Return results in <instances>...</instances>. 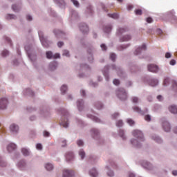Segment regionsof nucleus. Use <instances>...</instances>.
Instances as JSON below:
<instances>
[{"label": "nucleus", "instance_id": "obj_1", "mask_svg": "<svg viewBox=\"0 0 177 177\" xmlns=\"http://www.w3.org/2000/svg\"><path fill=\"white\" fill-rule=\"evenodd\" d=\"M116 94L118 95V97H119L120 100H127V92H125V90L124 88H119L118 90H117Z\"/></svg>", "mask_w": 177, "mask_h": 177}, {"label": "nucleus", "instance_id": "obj_2", "mask_svg": "<svg viewBox=\"0 0 177 177\" xmlns=\"http://www.w3.org/2000/svg\"><path fill=\"white\" fill-rule=\"evenodd\" d=\"M132 133L133 136H134V138H137V139H139L140 142H143V140H145L142 131L139 130H134Z\"/></svg>", "mask_w": 177, "mask_h": 177}, {"label": "nucleus", "instance_id": "obj_3", "mask_svg": "<svg viewBox=\"0 0 177 177\" xmlns=\"http://www.w3.org/2000/svg\"><path fill=\"white\" fill-rule=\"evenodd\" d=\"M8 106V99L6 97L0 98V109L3 110Z\"/></svg>", "mask_w": 177, "mask_h": 177}, {"label": "nucleus", "instance_id": "obj_4", "mask_svg": "<svg viewBox=\"0 0 177 177\" xmlns=\"http://www.w3.org/2000/svg\"><path fill=\"white\" fill-rule=\"evenodd\" d=\"M46 57L47 59H59L60 57V54L56 53L53 55L51 51L46 52Z\"/></svg>", "mask_w": 177, "mask_h": 177}, {"label": "nucleus", "instance_id": "obj_5", "mask_svg": "<svg viewBox=\"0 0 177 177\" xmlns=\"http://www.w3.org/2000/svg\"><path fill=\"white\" fill-rule=\"evenodd\" d=\"M148 71L151 73H158V66L155 64L148 65Z\"/></svg>", "mask_w": 177, "mask_h": 177}, {"label": "nucleus", "instance_id": "obj_6", "mask_svg": "<svg viewBox=\"0 0 177 177\" xmlns=\"http://www.w3.org/2000/svg\"><path fill=\"white\" fill-rule=\"evenodd\" d=\"M80 29L84 34H87L89 32V28L85 24H81L80 25Z\"/></svg>", "mask_w": 177, "mask_h": 177}, {"label": "nucleus", "instance_id": "obj_7", "mask_svg": "<svg viewBox=\"0 0 177 177\" xmlns=\"http://www.w3.org/2000/svg\"><path fill=\"white\" fill-rule=\"evenodd\" d=\"M74 175V171L72 170L65 169L63 172V177H73Z\"/></svg>", "mask_w": 177, "mask_h": 177}, {"label": "nucleus", "instance_id": "obj_8", "mask_svg": "<svg viewBox=\"0 0 177 177\" xmlns=\"http://www.w3.org/2000/svg\"><path fill=\"white\" fill-rule=\"evenodd\" d=\"M132 37H131V35H126L124 36H122V37H120V41L121 42H127L128 41H130V39H131Z\"/></svg>", "mask_w": 177, "mask_h": 177}, {"label": "nucleus", "instance_id": "obj_9", "mask_svg": "<svg viewBox=\"0 0 177 177\" xmlns=\"http://www.w3.org/2000/svg\"><path fill=\"white\" fill-rule=\"evenodd\" d=\"M162 127L165 132H169V131H171V126L168 122H165Z\"/></svg>", "mask_w": 177, "mask_h": 177}, {"label": "nucleus", "instance_id": "obj_10", "mask_svg": "<svg viewBox=\"0 0 177 177\" xmlns=\"http://www.w3.org/2000/svg\"><path fill=\"white\" fill-rule=\"evenodd\" d=\"M10 129L11 132H15L16 133L19 131V126H17L15 124H12L10 125Z\"/></svg>", "mask_w": 177, "mask_h": 177}, {"label": "nucleus", "instance_id": "obj_11", "mask_svg": "<svg viewBox=\"0 0 177 177\" xmlns=\"http://www.w3.org/2000/svg\"><path fill=\"white\" fill-rule=\"evenodd\" d=\"M77 109L80 111H81V110H82L83 107H84V100H78L77 102Z\"/></svg>", "mask_w": 177, "mask_h": 177}, {"label": "nucleus", "instance_id": "obj_12", "mask_svg": "<svg viewBox=\"0 0 177 177\" xmlns=\"http://www.w3.org/2000/svg\"><path fill=\"white\" fill-rule=\"evenodd\" d=\"M169 110L170 113H172L173 114H177V106L175 105H171L169 107Z\"/></svg>", "mask_w": 177, "mask_h": 177}, {"label": "nucleus", "instance_id": "obj_13", "mask_svg": "<svg viewBox=\"0 0 177 177\" xmlns=\"http://www.w3.org/2000/svg\"><path fill=\"white\" fill-rule=\"evenodd\" d=\"M128 31V28H120L117 30V35H121V34H124V32H127Z\"/></svg>", "mask_w": 177, "mask_h": 177}, {"label": "nucleus", "instance_id": "obj_14", "mask_svg": "<svg viewBox=\"0 0 177 177\" xmlns=\"http://www.w3.org/2000/svg\"><path fill=\"white\" fill-rule=\"evenodd\" d=\"M16 149V144L11 143L7 147L8 151H13Z\"/></svg>", "mask_w": 177, "mask_h": 177}, {"label": "nucleus", "instance_id": "obj_15", "mask_svg": "<svg viewBox=\"0 0 177 177\" xmlns=\"http://www.w3.org/2000/svg\"><path fill=\"white\" fill-rule=\"evenodd\" d=\"M67 161H71L74 158V154L73 152H68L66 156Z\"/></svg>", "mask_w": 177, "mask_h": 177}, {"label": "nucleus", "instance_id": "obj_16", "mask_svg": "<svg viewBox=\"0 0 177 177\" xmlns=\"http://www.w3.org/2000/svg\"><path fill=\"white\" fill-rule=\"evenodd\" d=\"M142 49H143L144 50H145L146 49V44H143L142 48L139 47L138 48H137L135 52H134V55H139V53H140Z\"/></svg>", "mask_w": 177, "mask_h": 177}, {"label": "nucleus", "instance_id": "obj_17", "mask_svg": "<svg viewBox=\"0 0 177 177\" xmlns=\"http://www.w3.org/2000/svg\"><path fill=\"white\" fill-rule=\"evenodd\" d=\"M40 41L43 45V46H45V48L49 47V44H48V41H46V39H45V38L40 37Z\"/></svg>", "mask_w": 177, "mask_h": 177}, {"label": "nucleus", "instance_id": "obj_18", "mask_svg": "<svg viewBox=\"0 0 177 177\" xmlns=\"http://www.w3.org/2000/svg\"><path fill=\"white\" fill-rule=\"evenodd\" d=\"M49 67L51 71L56 70V67H57V62H51L49 65Z\"/></svg>", "mask_w": 177, "mask_h": 177}, {"label": "nucleus", "instance_id": "obj_19", "mask_svg": "<svg viewBox=\"0 0 177 177\" xmlns=\"http://www.w3.org/2000/svg\"><path fill=\"white\" fill-rule=\"evenodd\" d=\"M90 176L96 177L97 176V171H96L95 169H93L89 171Z\"/></svg>", "mask_w": 177, "mask_h": 177}, {"label": "nucleus", "instance_id": "obj_20", "mask_svg": "<svg viewBox=\"0 0 177 177\" xmlns=\"http://www.w3.org/2000/svg\"><path fill=\"white\" fill-rule=\"evenodd\" d=\"M149 84L151 86H156V85H158V80L157 79H153Z\"/></svg>", "mask_w": 177, "mask_h": 177}, {"label": "nucleus", "instance_id": "obj_21", "mask_svg": "<svg viewBox=\"0 0 177 177\" xmlns=\"http://www.w3.org/2000/svg\"><path fill=\"white\" fill-rule=\"evenodd\" d=\"M45 168L47 169V171H52V169H53V165L50 163H47Z\"/></svg>", "mask_w": 177, "mask_h": 177}, {"label": "nucleus", "instance_id": "obj_22", "mask_svg": "<svg viewBox=\"0 0 177 177\" xmlns=\"http://www.w3.org/2000/svg\"><path fill=\"white\" fill-rule=\"evenodd\" d=\"M133 110L136 113H139L140 114H143V111L139 108V106L133 107Z\"/></svg>", "mask_w": 177, "mask_h": 177}, {"label": "nucleus", "instance_id": "obj_23", "mask_svg": "<svg viewBox=\"0 0 177 177\" xmlns=\"http://www.w3.org/2000/svg\"><path fill=\"white\" fill-rule=\"evenodd\" d=\"M60 125H62L64 128H67L68 127V120H64L60 122Z\"/></svg>", "mask_w": 177, "mask_h": 177}, {"label": "nucleus", "instance_id": "obj_24", "mask_svg": "<svg viewBox=\"0 0 177 177\" xmlns=\"http://www.w3.org/2000/svg\"><path fill=\"white\" fill-rule=\"evenodd\" d=\"M21 152L24 154V156H28V154H30V151H28V149L26 148H23L21 149Z\"/></svg>", "mask_w": 177, "mask_h": 177}, {"label": "nucleus", "instance_id": "obj_25", "mask_svg": "<svg viewBox=\"0 0 177 177\" xmlns=\"http://www.w3.org/2000/svg\"><path fill=\"white\" fill-rule=\"evenodd\" d=\"M108 16L109 17H111L112 19H118V17H119L118 14H117V13L108 14Z\"/></svg>", "mask_w": 177, "mask_h": 177}, {"label": "nucleus", "instance_id": "obj_26", "mask_svg": "<svg viewBox=\"0 0 177 177\" xmlns=\"http://www.w3.org/2000/svg\"><path fill=\"white\" fill-rule=\"evenodd\" d=\"M67 91V86L66 85H63L61 87V92L62 94L66 93V92Z\"/></svg>", "mask_w": 177, "mask_h": 177}, {"label": "nucleus", "instance_id": "obj_27", "mask_svg": "<svg viewBox=\"0 0 177 177\" xmlns=\"http://www.w3.org/2000/svg\"><path fill=\"white\" fill-rule=\"evenodd\" d=\"M90 118H91V120H93V121H95V122H100V119L96 118L95 116L91 115Z\"/></svg>", "mask_w": 177, "mask_h": 177}, {"label": "nucleus", "instance_id": "obj_28", "mask_svg": "<svg viewBox=\"0 0 177 177\" xmlns=\"http://www.w3.org/2000/svg\"><path fill=\"white\" fill-rule=\"evenodd\" d=\"M79 155L80 156L82 160H84V158H85V151H84V150H80L79 151Z\"/></svg>", "mask_w": 177, "mask_h": 177}, {"label": "nucleus", "instance_id": "obj_29", "mask_svg": "<svg viewBox=\"0 0 177 177\" xmlns=\"http://www.w3.org/2000/svg\"><path fill=\"white\" fill-rule=\"evenodd\" d=\"M131 143L133 146H136V147H139V141H138V140H131Z\"/></svg>", "mask_w": 177, "mask_h": 177}, {"label": "nucleus", "instance_id": "obj_30", "mask_svg": "<svg viewBox=\"0 0 177 177\" xmlns=\"http://www.w3.org/2000/svg\"><path fill=\"white\" fill-rule=\"evenodd\" d=\"M131 100L133 103H139V98L138 97H133Z\"/></svg>", "mask_w": 177, "mask_h": 177}, {"label": "nucleus", "instance_id": "obj_31", "mask_svg": "<svg viewBox=\"0 0 177 177\" xmlns=\"http://www.w3.org/2000/svg\"><path fill=\"white\" fill-rule=\"evenodd\" d=\"M145 168H147V169H151V164L147 162L144 165Z\"/></svg>", "mask_w": 177, "mask_h": 177}, {"label": "nucleus", "instance_id": "obj_32", "mask_svg": "<svg viewBox=\"0 0 177 177\" xmlns=\"http://www.w3.org/2000/svg\"><path fill=\"white\" fill-rule=\"evenodd\" d=\"M119 135L122 138V139H125V136L124 135V130H120Z\"/></svg>", "mask_w": 177, "mask_h": 177}, {"label": "nucleus", "instance_id": "obj_33", "mask_svg": "<svg viewBox=\"0 0 177 177\" xmlns=\"http://www.w3.org/2000/svg\"><path fill=\"white\" fill-rule=\"evenodd\" d=\"M71 2L76 6L77 8L80 7V3L77 0H71Z\"/></svg>", "mask_w": 177, "mask_h": 177}, {"label": "nucleus", "instance_id": "obj_34", "mask_svg": "<svg viewBox=\"0 0 177 177\" xmlns=\"http://www.w3.org/2000/svg\"><path fill=\"white\" fill-rule=\"evenodd\" d=\"M172 85H173L174 91H176V92L177 91V82L176 81H174L172 82Z\"/></svg>", "mask_w": 177, "mask_h": 177}, {"label": "nucleus", "instance_id": "obj_35", "mask_svg": "<svg viewBox=\"0 0 177 177\" xmlns=\"http://www.w3.org/2000/svg\"><path fill=\"white\" fill-rule=\"evenodd\" d=\"M105 32H110L111 31V26H106L104 28Z\"/></svg>", "mask_w": 177, "mask_h": 177}, {"label": "nucleus", "instance_id": "obj_36", "mask_svg": "<svg viewBox=\"0 0 177 177\" xmlns=\"http://www.w3.org/2000/svg\"><path fill=\"white\" fill-rule=\"evenodd\" d=\"M95 107H96L98 110H100V109H102V107H103V104H102V103H100V102H97V103L95 104Z\"/></svg>", "mask_w": 177, "mask_h": 177}, {"label": "nucleus", "instance_id": "obj_37", "mask_svg": "<svg viewBox=\"0 0 177 177\" xmlns=\"http://www.w3.org/2000/svg\"><path fill=\"white\" fill-rule=\"evenodd\" d=\"M63 56H66L67 57H68V56H70V53L68 52V50H64Z\"/></svg>", "mask_w": 177, "mask_h": 177}, {"label": "nucleus", "instance_id": "obj_38", "mask_svg": "<svg viewBox=\"0 0 177 177\" xmlns=\"http://www.w3.org/2000/svg\"><path fill=\"white\" fill-rule=\"evenodd\" d=\"M122 125H124L122 120H119L116 123V127H122Z\"/></svg>", "mask_w": 177, "mask_h": 177}, {"label": "nucleus", "instance_id": "obj_39", "mask_svg": "<svg viewBox=\"0 0 177 177\" xmlns=\"http://www.w3.org/2000/svg\"><path fill=\"white\" fill-rule=\"evenodd\" d=\"M135 13L138 16H140L142 15V10L140 9L136 10Z\"/></svg>", "mask_w": 177, "mask_h": 177}, {"label": "nucleus", "instance_id": "obj_40", "mask_svg": "<svg viewBox=\"0 0 177 177\" xmlns=\"http://www.w3.org/2000/svg\"><path fill=\"white\" fill-rule=\"evenodd\" d=\"M127 123L129 124L130 125H134L135 122L132 119H128L127 120Z\"/></svg>", "mask_w": 177, "mask_h": 177}, {"label": "nucleus", "instance_id": "obj_41", "mask_svg": "<svg viewBox=\"0 0 177 177\" xmlns=\"http://www.w3.org/2000/svg\"><path fill=\"white\" fill-rule=\"evenodd\" d=\"M7 19H16V15H7Z\"/></svg>", "mask_w": 177, "mask_h": 177}, {"label": "nucleus", "instance_id": "obj_42", "mask_svg": "<svg viewBox=\"0 0 177 177\" xmlns=\"http://www.w3.org/2000/svg\"><path fill=\"white\" fill-rule=\"evenodd\" d=\"M153 140H156L158 143H161L162 141L161 140V138L160 137H155L153 138Z\"/></svg>", "mask_w": 177, "mask_h": 177}, {"label": "nucleus", "instance_id": "obj_43", "mask_svg": "<svg viewBox=\"0 0 177 177\" xmlns=\"http://www.w3.org/2000/svg\"><path fill=\"white\" fill-rule=\"evenodd\" d=\"M0 167H6V162L2 160V159H0Z\"/></svg>", "mask_w": 177, "mask_h": 177}, {"label": "nucleus", "instance_id": "obj_44", "mask_svg": "<svg viewBox=\"0 0 177 177\" xmlns=\"http://www.w3.org/2000/svg\"><path fill=\"white\" fill-rule=\"evenodd\" d=\"M77 145L79 146H84V141L82 140H79L77 142Z\"/></svg>", "mask_w": 177, "mask_h": 177}, {"label": "nucleus", "instance_id": "obj_45", "mask_svg": "<svg viewBox=\"0 0 177 177\" xmlns=\"http://www.w3.org/2000/svg\"><path fill=\"white\" fill-rule=\"evenodd\" d=\"M26 166V162H24V161H21V162H19V167H20V168H21V167H25Z\"/></svg>", "mask_w": 177, "mask_h": 177}, {"label": "nucleus", "instance_id": "obj_46", "mask_svg": "<svg viewBox=\"0 0 177 177\" xmlns=\"http://www.w3.org/2000/svg\"><path fill=\"white\" fill-rule=\"evenodd\" d=\"M145 121H151V117H150V115H147L145 117Z\"/></svg>", "mask_w": 177, "mask_h": 177}, {"label": "nucleus", "instance_id": "obj_47", "mask_svg": "<svg viewBox=\"0 0 177 177\" xmlns=\"http://www.w3.org/2000/svg\"><path fill=\"white\" fill-rule=\"evenodd\" d=\"M110 57H111V60L113 62H114L115 60V54H114V53L111 54Z\"/></svg>", "mask_w": 177, "mask_h": 177}, {"label": "nucleus", "instance_id": "obj_48", "mask_svg": "<svg viewBox=\"0 0 177 177\" xmlns=\"http://www.w3.org/2000/svg\"><path fill=\"white\" fill-rule=\"evenodd\" d=\"M12 10H14V12H17V10H19V7H17V6H16V5H13Z\"/></svg>", "mask_w": 177, "mask_h": 177}, {"label": "nucleus", "instance_id": "obj_49", "mask_svg": "<svg viewBox=\"0 0 177 177\" xmlns=\"http://www.w3.org/2000/svg\"><path fill=\"white\" fill-rule=\"evenodd\" d=\"M62 113L64 114V116L68 115V112H67L66 109H62Z\"/></svg>", "mask_w": 177, "mask_h": 177}, {"label": "nucleus", "instance_id": "obj_50", "mask_svg": "<svg viewBox=\"0 0 177 177\" xmlns=\"http://www.w3.org/2000/svg\"><path fill=\"white\" fill-rule=\"evenodd\" d=\"M36 149H37V150H41V149H42V145H41V144H37V145H36Z\"/></svg>", "mask_w": 177, "mask_h": 177}, {"label": "nucleus", "instance_id": "obj_51", "mask_svg": "<svg viewBox=\"0 0 177 177\" xmlns=\"http://www.w3.org/2000/svg\"><path fill=\"white\" fill-rule=\"evenodd\" d=\"M113 84H114V85H120V80L115 79L113 80Z\"/></svg>", "mask_w": 177, "mask_h": 177}, {"label": "nucleus", "instance_id": "obj_52", "mask_svg": "<svg viewBox=\"0 0 177 177\" xmlns=\"http://www.w3.org/2000/svg\"><path fill=\"white\" fill-rule=\"evenodd\" d=\"M169 82V78H165L163 82V85H167Z\"/></svg>", "mask_w": 177, "mask_h": 177}, {"label": "nucleus", "instance_id": "obj_53", "mask_svg": "<svg viewBox=\"0 0 177 177\" xmlns=\"http://www.w3.org/2000/svg\"><path fill=\"white\" fill-rule=\"evenodd\" d=\"M170 64L171 66H175L176 64V61H175V59H171L170 61Z\"/></svg>", "mask_w": 177, "mask_h": 177}, {"label": "nucleus", "instance_id": "obj_54", "mask_svg": "<svg viewBox=\"0 0 177 177\" xmlns=\"http://www.w3.org/2000/svg\"><path fill=\"white\" fill-rule=\"evenodd\" d=\"M63 45H64V43H63V41H59V42L57 43V46H58L59 48H62V46H63Z\"/></svg>", "mask_w": 177, "mask_h": 177}, {"label": "nucleus", "instance_id": "obj_55", "mask_svg": "<svg viewBox=\"0 0 177 177\" xmlns=\"http://www.w3.org/2000/svg\"><path fill=\"white\" fill-rule=\"evenodd\" d=\"M101 48L102 50H106L107 46H106V44H101Z\"/></svg>", "mask_w": 177, "mask_h": 177}, {"label": "nucleus", "instance_id": "obj_56", "mask_svg": "<svg viewBox=\"0 0 177 177\" xmlns=\"http://www.w3.org/2000/svg\"><path fill=\"white\" fill-rule=\"evenodd\" d=\"M153 19L151 17L147 18V23H152Z\"/></svg>", "mask_w": 177, "mask_h": 177}, {"label": "nucleus", "instance_id": "obj_57", "mask_svg": "<svg viewBox=\"0 0 177 177\" xmlns=\"http://www.w3.org/2000/svg\"><path fill=\"white\" fill-rule=\"evenodd\" d=\"M107 174H108V176H111V177L114 176V172H113L112 171L108 172Z\"/></svg>", "mask_w": 177, "mask_h": 177}, {"label": "nucleus", "instance_id": "obj_58", "mask_svg": "<svg viewBox=\"0 0 177 177\" xmlns=\"http://www.w3.org/2000/svg\"><path fill=\"white\" fill-rule=\"evenodd\" d=\"M171 53H167L165 54V57H166V59H169V57H171Z\"/></svg>", "mask_w": 177, "mask_h": 177}, {"label": "nucleus", "instance_id": "obj_59", "mask_svg": "<svg viewBox=\"0 0 177 177\" xmlns=\"http://www.w3.org/2000/svg\"><path fill=\"white\" fill-rule=\"evenodd\" d=\"M92 132L93 133H94V135H98L99 133V131H97V130L95 129L92 130Z\"/></svg>", "mask_w": 177, "mask_h": 177}, {"label": "nucleus", "instance_id": "obj_60", "mask_svg": "<svg viewBox=\"0 0 177 177\" xmlns=\"http://www.w3.org/2000/svg\"><path fill=\"white\" fill-rule=\"evenodd\" d=\"M26 19H27V20H28L29 21H31V20H32V17H31V15H27V16H26Z\"/></svg>", "mask_w": 177, "mask_h": 177}, {"label": "nucleus", "instance_id": "obj_61", "mask_svg": "<svg viewBox=\"0 0 177 177\" xmlns=\"http://www.w3.org/2000/svg\"><path fill=\"white\" fill-rule=\"evenodd\" d=\"M44 136H46V138H48V136H49V132L44 131Z\"/></svg>", "mask_w": 177, "mask_h": 177}, {"label": "nucleus", "instance_id": "obj_62", "mask_svg": "<svg viewBox=\"0 0 177 177\" xmlns=\"http://www.w3.org/2000/svg\"><path fill=\"white\" fill-rule=\"evenodd\" d=\"M157 99L158 100H159V102H161L162 100V96L161 95H158L157 96Z\"/></svg>", "mask_w": 177, "mask_h": 177}, {"label": "nucleus", "instance_id": "obj_63", "mask_svg": "<svg viewBox=\"0 0 177 177\" xmlns=\"http://www.w3.org/2000/svg\"><path fill=\"white\" fill-rule=\"evenodd\" d=\"M120 115V114H118V113H114L113 115H112V117H113V118H117V117H118Z\"/></svg>", "mask_w": 177, "mask_h": 177}, {"label": "nucleus", "instance_id": "obj_64", "mask_svg": "<svg viewBox=\"0 0 177 177\" xmlns=\"http://www.w3.org/2000/svg\"><path fill=\"white\" fill-rule=\"evenodd\" d=\"M172 174L174 176H177V171L176 170H174L172 171Z\"/></svg>", "mask_w": 177, "mask_h": 177}]
</instances>
